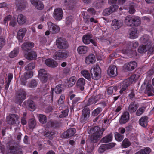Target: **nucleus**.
<instances>
[{
    "label": "nucleus",
    "mask_w": 154,
    "mask_h": 154,
    "mask_svg": "<svg viewBox=\"0 0 154 154\" xmlns=\"http://www.w3.org/2000/svg\"><path fill=\"white\" fill-rule=\"evenodd\" d=\"M35 63H31L27 65L25 67L26 70L27 71H31L35 67Z\"/></svg>",
    "instance_id": "nucleus-48"
},
{
    "label": "nucleus",
    "mask_w": 154,
    "mask_h": 154,
    "mask_svg": "<svg viewBox=\"0 0 154 154\" xmlns=\"http://www.w3.org/2000/svg\"><path fill=\"white\" fill-rule=\"evenodd\" d=\"M138 37L137 33V29L136 28L131 29L130 33V38L131 39H134Z\"/></svg>",
    "instance_id": "nucleus-40"
},
{
    "label": "nucleus",
    "mask_w": 154,
    "mask_h": 154,
    "mask_svg": "<svg viewBox=\"0 0 154 154\" xmlns=\"http://www.w3.org/2000/svg\"><path fill=\"white\" fill-rule=\"evenodd\" d=\"M108 2L110 4H115L117 2L118 4L122 5L124 3V0H109Z\"/></svg>",
    "instance_id": "nucleus-49"
},
{
    "label": "nucleus",
    "mask_w": 154,
    "mask_h": 154,
    "mask_svg": "<svg viewBox=\"0 0 154 154\" xmlns=\"http://www.w3.org/2000/svg\"><path fill=\"white\" fill-rule=\"evenodd\" d=\"M105 145V146H106V149L108 150L114 147L115 146L116 143L112 142Z\"/></svg>",
    "instance_id": "nucleus-63"
},
{
    "label": "nucleus",
    "mask_w": 154,
    "mask_h": 154,
    "mask_svg": "<svg viewBox=\"0 0 154 154\" xmlns=\"http://www.w3.org/2000/svg\"><path fill=\"white\" fill-rule=\"evenodd\" d=\"M88 12L92 16L95 14L96 11L93 8H90L88 9L87 10Z\"/></svg>",
    "instance_id": "nucleus-61"
},
{
    "label": "nucleus",
    "mask_w": 154,
    "mask_h": 154,
    "mask_svg": "<svg viewBox=\"0 0 154 154\" xmlns=\"http://www.w3.org/2000/svg\"><path fill=\"white\" fill-rule=\"evenodd\" d=\"M132 44V46L136 48L139 45L137 42H133L132 43L129 42L128 43L124 41L122 43H120L119 45L120 47V51L124 54H127L129 53V45H128Z\"/></svg>",
    "instance_id": "nucleus-3"
},
{
    "label": "nucleus",
    "mask_w": 154,
    "mask_h": 154,
    "mask_svg": "<svg viewBox=\"0 0 154 154\" xmlns=\"http://www.w3.org/2000/svg\"><path fill=\"white\" fill-rule=\"evenodd\" d=\"M88 50V48L85 46H80L77 48V51L78 53L83 54H85Z\"/></svg>",
    "instance_id": "nucleus-38"
},
{
    "label": "nucleus",
    "mask_w": 154,
    "mask_h": 154,
    "mask_svg": "<svg viewBox=\"0 0 154 154\" xmlns=\"http://www.w3.org/2000/svg\"><path fill=\"white\" fill-rule=\"evenodd\" d=\"M39 120L40 122L42 124H45L47 121V118L43 114H39L38 116Z\"/></svg>",
    "instance_id": "nucleus-47"
},
{
    "label": "nucleus",
    "mask_w": 154,
    "mask_h": 154,
    "mask_svg": "<svg viewBox=\"0 0 154 154\" xmlns=\"http://www.w3.org/2000/svg\"><path fill=\"white\" fill-rule=\"evenodd\" d=\"M85 84V81L83 78H79L77 81L76 86L77 88L81 91H83L84 89V86Z\"/></svg>",
    "instance_id": "nucleus-24"
},
{
    "label": "nucleus",
    "mask_w": 154,
    "mask_h": 154,
    "mask_svg": "<svg viewBox=\"0 0 154 154\" xmlns=\"http://www.w3.org/2000/svg\"><path fill=\"white\" fill-rule=\"evenodd\" d=\"M90 115V109L88 107H84L82 111L81 117L80 119V122L82 123L87 122L89 120Z\"/></svg>",
    "instance_id": "nucleus-5"
},
{
    "label": "nucleus",
    "mask_w": 154,
    "mask_h": 154,
    "mask_svg": "<svg viewBox=\"0 0 154 154\" xmlns=\"http://www.w3.org/2000/svg\"><path fill=\"white\" fill-rule=\"evenodd\" d=\"M33 75V73L32 71H27L24 73V77L26 79L31 78Z\"/></svg>",
    "instance_id": "nucleus-51"
},
{
    "label": "nucleus",
    "mask_w": 154,
    "mask_h": 154,
    "mask_svg": "<svg viewBox=\"0 0 154 154\" xmlns=\"http://www.w3.org/2000/svg\"><path fill=\"white\" fill-rule=\"evenodd\" d=\"M107 73L108 75L112 77L116 76L117 74L116 66L114 65L110 66L108 68Z\"/></svg>",
    "instance_id": "nucleus-22"
},
{
    "label": "nucleus",
    "mask_w": 154,
    "mask_h": 154,
    "mask_svg": "<svg viewBox=\"0 0 154 154\" xmlns=\"http://www.w3.org/2000/svg\"><path fill=\"white\" fill-rule=\"evenodd\" d=\"M101 69L98 66H94L91 70V75L92 79L97 80L100 78Z\"/></svg>",
    "instance_id": "nucleus-6"
},
{
    "label": "nucleus",
    "mask_w": 154,
    "mask_h": 154,
    "mask_svg": "<svg viewBox=\"0 0 154 154\" xmlns=\"http://www.w3.org/2000/svg\"><path fill=\"white\" fill-rule=\"evenodd\" d=\"M26 17L22 14H20L18 16L17 21L20 24H24L26 22Z\"/></svg>",
    "instance_id": "nucleus-42"
},
{
    "label": "nucleus",
    "mask_w": 154,
    "mask_h": 154,
    "mask_svg": "<svg viewBox=\"0 0 154 154\" xmlns=\"http://www.w3.org/2000/svg\"><path fill=\"white\" fill-rule=\"evenodd\" d=\"M131 144L127 138L125 139L122 142L121 146L123 148H127L129 147Z\"/></svg>",
    "instance_id": "nucleus-45"
},
{
    "label": "nucleus",
    "mask_w": 154,
    "mask_h": 154,
    "mask_svg": "<svg viewBox=\"0 0 154 154\" xmlns=\"http://www.w3.org/2000/svg\"><path fill=\"white\" fill-rule=\"evenodd\" d=\"M69 109H66L61 112L62 114L59 115L60 118H63L66 117L68 113Z\"/></svg>",
    "instance_id": "nucleus-57"
},
{
    "label": "nucleus",
    "mask_w": 154,
    "mask_h": 154,
    "mask_svg": "<svg viewBox=\"0 0 154 154\" xmlns=\"http://www.w3.org/2000/svg\"><path fill=\"white\" fill-rule=\"evenodd\" d=\"M75 132V128H70L66 131H64L63 134V136L64 138H68L73 136Z\"/></svg>",
    "instance_id": "nucleus-19"
},
{
    "label": "nucleus",
    "mask_w": 154,
    "mask_h": 154,
    "mask_svg": "<svg viewBox=\"0 0 154 154\" xmlns=\"http://www.w3.org/2000/svg\"><path fill=\"white\" fill-rule=\"evenodd\" d=\"M146 108L144 106L139 108L136 111V114L137 116H139L142 115L144 112Z\"/></svg>",
    "instance_id": "nucleus-54"
},
{
    "label": "nucleus",
    "mask_w": 154,
    "mask_h": 154,
    "mask_svg": "<svg viewBox=\"0 0 154 154\" xmlns=\"http://www.w3.org/2000/svg\"><path fill=\"white\" fill-rule=\"evenodd\" d=\"M81 74L83 76L88 80H90L91 79V75L88 70H83L81 72Z\"/></svg>",
    "instance_id": "nucleus-43"
},
{
    "label": "nucleus",
    "mask_w": 154,
    "mask_h": 154,
    "mask_svg": "<svg viewBox=\"0 0 154 154\" xmlns=\"http://www.w3.org/2000/svg\"><path fill=\"white\" fill-rule=\"evenodd\" d=\"M96 60L94 54L89 55L86 57L85 62L87 64L94 63Z\"/></svg>",
    "instance_id": "nucleus-31"
},
{
    "label": "nucleus",
    "mask_w": 154,
    "mask_h": 154,
    "mask_svg": "<svg viewBox=\"0 0 154 154\" xmlns=\"http://www.w3.org/2000/svg\"><path fill=\"white\" fill-rule=\"evenodd\" d=\"M105 146V144L101 145L98 149L99 152L102 153H103L105 151L107 150L106 149V146Z\"/></svg>",
    "instance_id": "nucleus-58"
},
{
    "label": "nucleus",
    "mask_w": 154,
    "mask_h": 154,
    "mask_svg": "<svg viewBox=\"0 0 154 154\" xmlns=\"http://www.w3.org/2000/svg\"><path fill=\"white\" fill-rule=\"evenodd\" d=\"M34 46V44L33 42L28 41L23 44L21 46V48L23 51L27 52L31 50Z\"/></svg>",
    "instance_id": "nucleus-13"
},
{
    "label": "nucleus",
    "mask_w": 154,
    "mask_h": 154,
    "mask_svg": "<svg viewBox=\"0 0 154 154\" xmlns=\"http://www.w3.org/2000/svg\"><path fill=\"white\" fill-rule=\"evenodd\" d=\"M76 81V78L75 76L71 77L67 82V85L69 87L73 86L75 84Z\"/></svg>",
    "instance_id": "nucleus-41"
},
{
    "label": "nucleus",
    "mask_w": 154,
    "mask_h": 154,
    "mask_svg": "<svg viewBox=\"0 0 154 154\" xmlns=\"http://www.w3.org/2000/svg\"><path fill=\"white\" fill-rule=\"evenodd\" d=\"M115 137L116 140L119 142L121 141L124 138L123 135L121 134L118 133H116L115 134Z\"/></svg>",
    "instance_id": "nucleus-53"
},
{
    "label": "nucleus",
    "mask_w": 154,
    "mask_h": 154,
    "mask_svg": "<svg viewBox=\"0 0 154 154\" xmlns=\"http://www.w3.org/2000/svg\"><path fill=\"white\" fill-rule=\"evenodd\" d=\"M35 7L38 10H41L43 9L44 6L42 2L39 1Z\"/></svg>",
    "instance_id": "nucleus-55"
},
{
    "label": "nucleus",
    "mask_w": 154,
    "mask_h": 154,
    "mask_svg": "<svg viewBox=\"0 0 154 154\" xmlns=\"http://www.w3.org/2000/svg\"><path fill=\"white\" fill-rule=\"evenodd\" d=\"M138 105L135 102H131L128 107V110L131 113H134L137 109Z\"/></svg>",
    "instance_id": "nucleus-28"
},
{
    "label": "nucleus",
    "mask_w": 154,
    "mask_h": 154,
    "mask_svg": "<svg viewBox=\"0 0 154 154\" xmlns=\"http://www.w3.org/2000/svg\"><path fill=\"white\" fill-rule=\"evenodd\" d=\"M118 7L117 5H112L109 7L106 8L103 11V14L105 16H107L110 15L112 12L116 11Z\"/></svg>",
    "instance_id": "nucleus-18"
},
{
    "label": "nucleus",
    "mask_w": 154,
    "mask_h": 154,
    "mask_svg": "<svg viewBox=\"0 0 154 154\" xmlns=\"http://www.w3.org/2000/svg\"><path fill=\"white\" fill-rule=\"evenodd\" d=\"M131 84L129 82L127 79L125 80L120 83L119 88L121 89L119 93L120 94H122L123 92L125 91L128 87Z\"/></svg>",
    "instance_id": "nucleus-17"
},
{
    "label": "nucleus",
    "mask_w": 154,
    "mask_h": 154,
    "mask_svg": "<svg viewBox=\"0 0 154 154\" xmlns=\"http://www.w3.org/2000/svg\"><path fill=\"white\" fill-rule=\"evenodd\" d=\"M141 40L143 42L145 45H149V47H152V44L150 41V37L147 35H144L141 38Z\"/></svg>",
    "instance_id": "nucleus-29"
},
{
    "label": "nucleus",
    "mask_w": 154,
    "mask_h": 154,
    "mask_svg": "<svg viewBox=\"0 0 154 154\" xmlns=\"http://www.w3.org/2000/svg\"><path fill=\"white\" fill-rule=\"evenodd\" d=\"M18 53V51L17 48H15L9 54V57L11 58H14L17 56Z\"/></svg>",
    "instance_id": "nucleus-56"
},
{
    "label": "nucleus",
    "mask_w": 154,
    "mask_h": 154,
    "mask_svg": "<svg viewBox=\"0 0 154 154\" xmlns=\"http://www.w3.org/2000/svg\"><path fill=\"white\" fill-rule=\"evenodd\" d=\"M38 84V82L35 79H32L29 84V87L31 88H34L36 87Z\"/></svg>",
    "instance_id": "nucleus-52"
},
{
    "label": "nucleus",
    "mask_w": 154,
    "mask_h": 154,
    "mask_svg": "<svg viewBox=\"0 0 154 154\" xmlns=\"http://www.w3.org/2000/svg\"><path fill=\"white\" fill-rule=\"evenodd\" d=\"M56 45L58 48L60 49H66L69 47V44L66 40L63 38L59 37L56 41Z\"/></svg>",
    "instance_id": "nucleus-4"
},
{
    "label": "nucleus",
    "mask_w": 154,
    "mask_h": 154,
    "mask_svg": "<svg viewBox=\"0 0 154 154\" xmlns=\"http://www.w3.org/2000/svg\"><path fill=\"white\" fill-rule=\"evenodd\" d=\"M36 125V122L33 118H31L29 119L28 122V125L30 129H33Z\"/></svg>",
    "instance_id": "nucleus-44"
},
{
    "label": "nucleus",
    "mask_w": 154,
    "mask_h": 154,
    "mask_svg": "<svg viewBox=\"0 0 154 154\" xmlns=\"http://www.w3.org/2000/svg\"><path fill=\"white\" fill-rule=\"evenodd\" d=\"M55 134V131L53 130H49L45 132L44 136L49 139L52 140L54 137V135Z\"/></svg>",
    "instance_id": "nucleus-35"
},
{
    "label": "nucleus",
    "mask_w": 154,
    "mask_h": 154,
    "mask_svg": "<svg viewBox=\"0 0 154 154\" xmlns=\"http://www.w3.org/2000/svg\"><path fill=\"white\" fill-rule=\"evenodd\" d=\"M125 24L128 26H138L141 23L139 17L132 16L131 15H128L125 17Z\"/></svg>",
    "instance_id": "nucleus-2"
},
{
    "label": "nucleus",
    "mask_w": 154,
    "mask_h": 154,
    "mask_svg": "<svg viewBox=\"0 0 154 154\" xmlns=\"http://www.w3.org/2000/svg\"><path fill=\"white\" fill-rule=\"evenodd\" d=\"M93 37L92 35L90 33H87L82 37V41L85 44H89L91 42V40Z\"/></svg>",
    "instance_id": "nucleus-30"
},
{
    "label": "nucleus",
    "mask_w": 154,
    "mask_h": 154,
    "mask_svg": "<svg viewBox=\"0 0 154 154\" xmlns=\"http://www.w3.org/2000/svg\"><path fill=\"white\" fill-rule=\"evenodd\" d=\"M123 24V22L121 20L115 19L112 21V28L113 30H116L120 28Z\"/></svg>",
    "instance_id": "nucleus-16"
},
{
    "label": "nucleus",
    "mask_w": 154,
    "mask_h": 154,
    "mask_svg": "<svg viewBox=\"0 0 154 154\" xmlns=\"http://www.w3.org/2000/svg\"><path fill=\"white\" fill-rule=\"evenodd\" d=\"M26 94L25 90L24 89H20L17 92L16 99L18 103H21L26 99Z\"/></svg>",
    "instance_id": "nucleus-8"
},
{
    "label": "nucleus",
    "mask_w": 154,
    "mask_h": 154,
    "mask_svg": "<svg viewBox=\"0 0 154 154\" xmlns=\"http://www.w3.org/2000/svg\"><path fill=\"white\" fill-rule=\"evenodd\" d=\"M26 58L28 60H35L37 57L36 52L34 51H31L24 54Z\"/></svg>",
    "instance_id": "nucleus-23"
},
{
    "label": "nucleus",
    "mask_w": 154,
    "mask_h": 154,
    "mask_svg": "<svg viewBox=\"0 0 154 154\" xmlns=\"http://www.w3.org/2000/svg\"><path fill=\"white\" fill-rule=\"evenodd\" d=\"M113 86H110L107 89V93L109 95H112L113 93Z\"/></svg>",
    "instance_id": "nucleus-64"
},
{
    "label": "nucleus",
    "mask_w": 154,
    "mask_h": 154,
    "mask_svg": "<svg viewBox=\"0 0 154 154\" xmlns=\"http://www.w3.org/2000/svg\"><path fill=\"white\" fill-rule=\"evenodd\" d=\"M129 119V114L128 112H125L122 115L119 119V122L120 124H124L127 122Z\"/></svg>",
    "instance_id": "nucleus-25"
},
{
    "label": "nucleus",
    "mask_w": 154,
    "mask_h": 154,
    "mask_svg": "<svg viewBox=\"0 0 154 154\" xmlns=\"http://www.w3.org/2000/svg\"><path fill=\"white\" fill-rule=\"evenodd\" d=\"M148 118L147 116L142 117L139 120V124L142 127H146L148 125Z\"/></svg>",
    "instance_id": "nucleus-34"
},
{
    "label": "nucleus",
    "mask_w": 154,
    "mask_h": 154,
    "mask_svg": "<svg viewBox=\"0 0 154 154\" xmlns=\"http://www.w3.org/2000/svg\"><path fill=\"white\" fill-rule=\"evenodd\" d=\"M13 145L9 146L10 152L14 154H22V148L19 144L16 142L13 143Z\"/></svg>",
    "instance_id": "nucleus-7"
},
{
    "label": "nucleus",
    "mask_w": 154,
    "mask_h": 154,
    "mask_svg": "<svg viewBox=\"0 0 154 154\" xmlns=\"http://www.w3.org/2000/svg\"><path fill=\"white\" fill-rule=\"evenodd\" d=\"M63 15V12L62 10L60 8L55 9L54 12V18L57 20H60L62 18Z\"/></svg>",
    "instance_id": "nucleus-15"
},
{
    "label": "nucleus",
    "mask_w": 154,
    "mask_h": 154,
    "mask_svg": "<svg viewBox=\"0 0 154 154\" xmlns=\"http://www.w3.org/2000/svg\"><path fill=\"white\" fill-rule=\"evenodd\" d=\"M27 30L25 28L20 29L17 33V38L19 42H21L25 35Z\"/></svg>",
    "instance_id": "nucleus-27"
},
{
    "label": "nucleus",
    "mask_w": 154,
    "mask_h": 154,
    "mask_svg": "<svg viewBox=\"0 0 154 154\" xmlns=\"http://www.w3.org/2000/svg\"><path fill=\"white\" fill-rule=\"evenodd\" d=\"M113 138V136L111 134L106 135L103 138L101 141L103 143H107L112 141Z\"/></svg>",
    "instance_id": "nucleus-36"
},
{
    "label": "nucleus",
    "mask_w": 154,
    "mask_h": 154,
    "mask_svg": "<svg viewBox=\"0 0 154 154\" xmlns=\"http://www.w3.org/2000/svg\"><path fill=\"white\" fill-rule=\"evenodd\" d=\"M151 152V149L149 147H146L143 149L140 150L135 154H149Z\"/></svg>",
    "instance_id": "nucleus-37"
},
{
    "label": "nucleus",
    "mask_w": 154,
    "mask_h": 154,
    "mask_svg": "<svg viewBox=\"0 0 154 154\" xmlns=\"http://www.w3.org/2000/svg\"><path fill=\"white\" fill-rule=\"evenodd\" d=\"M137 65V64L136 62L135 61L130 62L128 64L126 65V69L129 71H132L136 67Z\"/></svg>",
    "instance_id": "nucleus-32"
},
{
    "label": "nucleus",
    "mask_w": 154,
    "mask_h": 154,
    "mask_svg": "<svg viewBox=\"0 0 154 154\" xmlns=\"http://www.w3.org/2000/svg\"><path fill=\"white\" fill-rule=\"evenodd\" d=\"M105 129L102 128L100 129L99 127L95 126L92 128L90 131V132L93 135L90 138L91 143H96L101 137Z\"/></svg>",
    "instance_id": "nucleus-1"
},
{
    "label": "nucleus",
    "mask_w": 154,
    "mask_h": 154,
    "mask_svg": "<svg viewBox=\"0 0 154 154\" xmlns=\"http://www.w3.org/2000/svg\"><path fill=\"white\" fill-rule=\"evenodd\" d=\"M45 63L47 66L50 67H56L58 65L57 62L52 59L48 58L46 59Z\"/></svg>",
    "instance_id": "nucleus-26"
},
{
    "label": "nucleus",
    "mask_w": 154,
    "mask_h": 154,
    "mask_svg": "<svg viewBox=\"0 0 154 154\" xmlns=\"http://www.w3.org/2000/svg\"><path fill=\"white\" fill-rule=\"evenodd\" d=\"M103 109L101 107H98L93 111L91 115L93 116H96L102 111Z\"/></svg>",
    "instance_id": "nucleus-46"
},
{
    "label": "nucleus",
    "mask_w": 154,
    "mask_h": 154,
    "mask_svg": "<svg viewBox=\"0 0 154 154\" xmlns=\"http://www.w3.org/2000/svg\"><path fill=\"white\" fill-rule=\"evenodd\" d=\"M62 123L60 121L50 120L47 124V126L48 128H51L54 129L60 128L62 126Z\"/></svg>",
    "instance_id": "nucleus-12"
},
{
    "label": "nucleus",
    "mask_w": 154,
    "mask_h": 154,
    "mask_svg": "<svg viewBox=\"0 0 154 154\" xmlns=\"http://www.w3.org/2000/svg\"><path fill=\"white\" fill-rule=\"evenodd\" d=\"M27 103L30 111H33L36 109V105L32 100L31 99H28L27 100Z\"/></svg>",
    "instance_id": "nucleus-33"
},
{
    "label": "nucleus",
    "mask_w": 154,
    "mask_h": 154,
    "mask_svg": "<svg viewBox=\"0 0 154 154\" xmlns=\"http://www.w3.org/2000/svg\"><path fill=\"white\" fill-rule=\"evenodd\" d=\"M39 78L43 83H46L48 80L47 71L44 69H40L38 72Z\"/></svg>",
    "instance_id": "nucleus-14"
},
{
    "label": "nucleus",
    "mask_w": 154,
    "mask_h": 154,
    "mask_svg": "<svg viewBox=\"0 0 154 154\" xmlns=\"http://www.w3.org/2000/svg\"><path fill=\"white\" fill-rule=\"evenodd\" d=\"M61 84L57 85L55 88V92L57 94L61 93L62 91L63 88Z\"/></svg>",
    "instance_id": "nucleus-50"
},
{
    "label": "nucleus",
    "mask_w": 154,
    "mask_h": 154,
    "mask_svg": "<svg viewBox=\"0 0 154 154\" xmlns=\"http://www.w3.org/2000/svg\"><path fill=\"white\" fill-rule=\"evenodd\" d=\"M149 45H144L140 46L138 49V51L140 53H143L146 52L147 51L152 53L154 51V48L153 47H149Z\"/></svg>",
    "instance_id": "nucleus-10"
},
{
    "label": "nucleus",
    "mask_w": 154,
    "mask_h": 154,
    "mask_svg": "<svg viewBox=\"0 0 154 154\" xmlns=\"http://www.w3.org/2000/svg\"><path fill=\"white\" fill-rule=\"evenodd\" d=\"M19 119V117L18 115L15 114H11L7 118L6 121L9 124L15 125L16 124V122Z\"/></svg>",
    "instance_id": "nucleus-11"
},
{
    "label": "nucleus",
    "mask_w": 154,
    "mask_h": 154,
    "mask_svg": "<svg viewBox=\"0 0 154 154\" xmlns=\"http://www.w3.org/2000/svg\"><path fill=\"white\" fill-rule=\"evenodd\" d=\"M65 5L69 10H73L76 5L75 0H64Z\"/></svg>",
    "instance_id": "nucleus-20"
},
{
    "label": "nucleus",
    "mask_w": 154,
    "mask_h": 154,
    "mask_svg": "<svg viewBox=\"0 0 154 154\" xmlns=\"http://www.w3.org/2000/svg\"><path fill=\"white\" fill-rule=\"evenodd\" d=\"M96 102H95V100L93 98L91 97L88 100V103L85 105V107L88 106L91 104L93 103H95Z\"/></svg>",
    "instance_id": "nucleus-60"
},
{
    "label": "nucleus",
    "mask_w": 154,
    "mask_h": 154,
    "mask_svg": "<svg viewBox=\"0 0 154 154\" xmlns=\"http://www.w3.org/2000/svg\"><path fill=\"white\" fill-rule=\"evenodd\" d=\"M48 25L49 30L52 33L55 34L59 32L60 31L59 27L54 24H53L52 22H49L48 23Z\"/></svg>",
    "instance_id": "nucleus-21"
},
{
    "label": "nucleus",
    "mask_w": 154,
    "mask_h": 154,
    "mask_svg": "<svg viewBox=\"0 0 154 154\" xmlns=\"http://www.w3.org/2000/svg\"><path fill=\"white\" fill-rule=\"evenodd\" d=\"M129 12L131 14H134L135 12L134 4L131 3L129 5Z\"/></svg>",
    "instance_id": "nucleus-59"
},
{
    "label": "nucleus",
    "mask_w": 154,
    "mask_h": 154,
    "mask_svg": "<svg viewBox=\"0 0 154 154\" xmlns=\"http://www.w3.org/2000/svg\"><path fill=\"white\" fill-rule=\"evenodd\" d=\"M27 3L26 1L24 0L21 1L18 3L17 6L19 9L22 10L26 8Z\"/></svg>",
    "instance_id": "nucleus-39"
},
{
    "label": "nucleus",
    "mask_w": 154,
    "mask_h": 154,
    "mask_svg": "<svg viewBox=\"0 0 154 154\" xmlns=\"http://www.w3.org/2000/svg\"><path fill=\"white\" fill-rule=\"evenodd\" d=\"M65 96L63 94H61L58 101V103L60 104H63L64 101Z\"/></svg>",
    "instance_id": "nucleus-62"
},
{
    "label": "nucleus",
    "mask_w": 154,
    "mask_h": 154,
    "mask_svg": "<svg viewBox=\"0 0 154 154\" xmlns=\"http://www.w3.org/2000/svg\"><path fill=\"white\" fill-rule=\"evenodd\" d=\"M69 54L67 52H61L58 51H56L54 54L53 58L57 60H60L67 57Z\"/></svg>",
    "instance_id": "nucleus-9"
}]
</instances>
